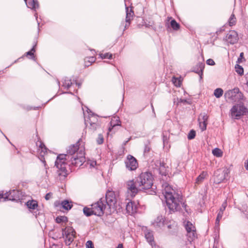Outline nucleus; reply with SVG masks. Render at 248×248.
Here are the masks:
<instances>
[{
  "mask_svg": "<svg viewBox=\"0 0 248 248\" xmlns=\"http://www.w3.org/2000/svg\"><path fill=\"white\" fill-rule=\"evenodd\" d=\"M131 139V138H129L127 140L125 141L124 144L125 145Z\"/></svg>",
  "mask_w": 248,
  "mask_h": 248,
  "instance_id": "62",
  "label": "nucleus"
},
{
  "mask_svg": "<svg viewBox=\"0 0 248 248\" xmlns=\"http://www.w3.org/2000/svg\"><path fill=\"white\" fill-rule=\"evenodd\" d=\"M84 153L82 151H79V154L78 155H73L69 160H66L67 163V168L69 167L70 170L69 172L72 171V167H79L81 166L85 161Z\"/></svg>",
  "mask_w": 248,
  "mask_h": 248,
  "instance_id": "4",
  "label": "nucleus"
},
{
  "mask_svg": "<svg viewBox=\"0 0 248 248\" xmlns=\"http://www.w3.org/2000/svg\"><path fill=\"white\" fill-rule=\"evenodd\" d=\"M62 234L65 239V244L69 246L75 239L76 232L72 227L66 226L62 229Z\"/></svg>",
  "mask_w": 248,
  "mask_h": 248,
  "instance_id": "9",
  "label": "nucleus"
},
{
  "mask_svg": "<svg viewBox=\"0 0 248 248\" xmlns=\"http://www.w3.org/2000/svg\"><path fill=\"white\" fill-rule=\"evenodd\" d=\"M99 56L102 59H111L112 58V54L109 53H106L105 54L101 53L99 54Z\"/></svg>",
  "mask_w": 248,
  "mask_h": 248,
  "instance_id": "41",
  "label": "nucleus"
},
{
  "mask_svg": "<svg viewBox=\"0 0 248 248\" xmlns=\"http://www.w3.org/2000/svg\"><path fill=\"white\" fill-rule=\"evenodd\" d=\"M224 97L227 101L237 102L243 100L244 95L238 88H234L226 91Z\"/></svg>",
  "mask_w": 248,
  "mask_h": 248,
  "instance_id": "6",
  "label": "nucleus"
},
{
  "mask_svg": "<svg viewBox=\"0 0 248 248\" xmlns=\"http://www.w3.org/2000/svg\"><path fill=\"white\" fill-rule=\"evenodd\" d=\"M235 69L236 72L240 75H242L244 73V70L243 67L237 64L235 66Z\"/></svg>",
  "mask_w": 248,
  "mask_h": 248,
  "instance_id": "40",
  "label": "nucleus"
},
{
  "mask_svg": "<svg viewBox=\"0 0 248 248\" xmlns=\"http://www.w3.org/2000/svg\"><path fill=\"white\" fill-rule=\"evenodd\" d=\"M154 177L149 171L142 172L136 178V184L142 190H148L153 186Z\"/></svg>",
  "mask_w": 248,
  "mask_h": 248,
  "instance_id": "3",
  "label": "nucleus"
},
{
  "mask_svg": "<svg viewBox=\"0 0 248 248\" xmlns=\"http://www.w3.org/2000/svg\"><path fill=\"white\" fill-rule=\"evenodd\" d=\"M226 207V203L224 202L222 204L221 207L220 208L219 211L224 212Z\"/></svg>",
  "mask_w": 248,
  "mask_h": 248,
  "instance_id": "52",
  "label": "nucleus"
},
{
  "mask_svg": "<svg viewBox=\"0 0 248 248\" xmlns=\"http://www.w3.org/2000/svg\"><path fill=\"white\" fill-rule=\"evenodd\" d=\"M39 142L38 145V142H36V145L38 146V152L39 153L40 158V159L42 161L44 165H46V162L45 160L44 156L47 153V149L46 147L45 144L42 141H38Z\"/></svg>",
  "mask_w": 248,
  "mask_h": 248,
  "instance_id": "17",
  "label": "nucleus"
},
{
  "mask_svg": "<svg viewBox=\"0 0 248 248\" xmlns=\"http://www.w3.org/2000/svg\"><path fill=\"white\" fill-rule=\"evenodd\" d=\"M125 163L126 168L130 170H134L138 167V163L136 159L130 155H127Z\"/></svg>",
  "mask_w": 248,
  "mask_h": 248,
  "instance_id": "15",
  "label": "nucleus"
},
{
  "mask_svg": "<svg viewBox=\"0 0 248 248\" xmlns=\"http://www.w3.org/2000/svg\"><path fill=\"white\" fill-rule=\"evenodd\" d=\"M245 78L246 80V83L245 89L246 91L248 93V73L245 75Z\"/></svg>",
  "mask_w": 248,
  "mask_h": 248,
  "instance_id": "49",
  "label": "nucleus"
},
{
  "mask_svg": "<svg viewBox=\"0 0 248 248\" xmlns=\"http://www.w3.org/2000/svg\"><path fill=\"white\" fill-rule=\"evenodd\" d=\"M105 200V203L109 209L114 207L117 202V199L115 193L113 191L108 190L106 192Z\"/></svg>",
  "mask_w": 248,
  "mask_h": 248,
  "instance_id": "13",
  "label": "nucleus"
},
{
  "mask_svg": "<svg viewBox=\"0 0 248 248\" xmlns=\"http://www.w3.org/2000/svg\"><path fill=\"white\" fill-rule=\"evenodd\" d=\"M93 210L94 215L97 216H102L104 213V210L107 208V205L105 203V200L103 198L92 204Z\"/></svg>",
  "mask_w": 248,
  "mask_h": 248,
  "instance_id": "10",
  "label": "nucleus"
},
{
  "mask_svg": "<svg viewBox=\"0 0 248 248\" xmlns=\"http://www.w3.org/2000/svg\"><path fill=\"white\" fill-rule=\"evenodd\" d=\"M26 1L27 6L31 9L35 10L39 8V3L37 0H25Z\"/></svg>",
  "mask_w": 248,
  "mask_h": 248,
  "instance_id": "25",
  "label": "nucleus"
},
{
  "mask_svg": "<svg viewBox=\"0 0 248 248\" xmlns=\"http://www.w3.org/2000/svg\"><path fill=\"white\" fill-rule=\"evenodd\" d=\"M236 18L233 13L231 15L228 20V24L230 26H232L236 24Z\"/></svg>",
  "mask_w": 248,
  "mask_h": 248,
  "instance_id": "33",
  "label": "nucleus"
},
{
  "mask_svg": "<svg viewBox=\"0 0 248 248\" xmlns=\"http://www.w3.org/2000/svg\"><path fill=\"white\" fill-rule=\"evenodd\" d=\"M76 84L78 85V87H79L81 86V83H76Z\"/></svg>",
  "mask_w": 248,
  "mask_h": 248,
  "instance_id": "63",
  "label": "nucleus"
},
{
  "mask_svg": "<svg viewBox=\"0 0 248 248\" xmlns=\"http://www.w3.org/2000/svg\"><path fill=\"white\" fill-rule=\"evenodd\" d=\"M151 107L152 108L153 110L154 111V108L152 104H151Z\"/></svg>",
  "mask_w": 248,
  "mask_h": 248,
  "instance_id": "64",
  "label": "nucleus"
},
{
  "mask_svg": "<svg viewBox=\"0 0 248 248\" xmlns=\"http://www.w3.org/2000/svg\"><path fill=\"white\" fill-rule=\"evenodd\" d=\"M166 221L162 216H159L154 220L152 224L155 227L162 228L165 225Z\"/></svg>",
  "mask_w": 248,
  "mask_h": 248,
  "instance_id": "23",
  "label": "nucleus"
},
{
  "mask_svg": "<svg viewBox=\"0 0 248 248\" xmlns=\"http://www.w3.org/2000/svg\"><path fill=\"white\" fill-rule=\"evenodd\" d=\"M223 93V91L221 88H217L214 91V94L217 98L220 97Z\"/></svg>",
  "mask_w": 248,
  "mask_h": 248,
  "instance_id": "37",
  "label": "nucleus"
},
{
  "mask_svg": "<svg viewBox=\"0 0 248 248\" xmlns=\"http://www.w3.org/2000/svg\"><path fill=\"white\" fill-rule=\"evenodd\" d=\"M230 170L227 168H224L217 170L214 173V182L217 184L223 182L228 176Z\"/></svg>",
  "mask_w": 248,
  "mask_h": 248,
  "instance_id": "8",
  "label": "nucleus"
},
{
  "mask_svg": "<svg viewBox=\"0 0 248 248\" xmlns=\"http://www.w3.org/2000/svg\"><path fill=\"white\" fill-rule=\"evenodd\" d=\"M26 205L29 209L32 210L37 209V207L38 206L37 202L35 200L28 201L26 202Z\"/></svg>",
  "mask_w": 248,
  "mask_h": 248,
  "instance_id": "28",
  "label": "nucleus"
},
{
  "mask_svg": "<svg viewBox=\"0 0 248 248\" xmlns=\"http://www.w3.org/2000/svg\"><path fill=\"white\" fill-rule=\"evenodd\" d=\"M196 136V132L193 129L191 130L188 134L187 139L189 140H191L195 138Z\"/></svg>",
  "mask_w": 248,
  "mask_h": 248,
  "instance_id": "42",
  "label": "nucleus"
},
{
  "mask_svg": "<svg viewBox=\"0 0 248 248\" xmlns=\"http://www.w3.org/2000/svg\"><path fill=\"white\" fill-rule=\"evenodd\" d=\"M230 111L232 118L237 120L240 119L242 116L248 114V108L243 103L234 105Z\"/></svg>",
  "mask_w": 248,
  "mask_h": 248,
  "instance_id": "5",
  "label": "nucleus"
},
{
  "mask_svg": "<svg viewBox=\"0 0 248 248\" xmlns=\"http://www.w3.org/2000/svg\"><path fill=\"white\" fill-rule=\"evenodd\" d=\"M83 211L84 214L87 217H90L93 215H94V212L92 207L91 208L85 207L83 208Z\"/></svg>",
  "mask_w": 248,
  "mask_h": 248,
  "instance_id": "29",
  "label": "nucleus"
},
{
  "mask_svg": "<svg viewBox=\"0 0 248 248\" xmlns=\"http://www.w3.org/2000/svg\"><path fill=\"white\" fill-rule=\"evenodd\" d=\"M185 227L187 232L196 230L195 226H193L192 223L189 221L186 222Z\"/></svg>",
  "mask_w": 248,
  "mask_h": 248,
  "instance_id": "31",
  "label": "nucleus"
},
{
  "mask_svg": "<svg viewBox=\"0 0 248 248\" xmlns=\"http://www.w3.org/2000/svg\"><path fill=\"white\" fill-rule=\"evenodd\" d=\"M85 124L93 132L95 131L101 127L100 122L98 116L93 114H89L87 119H85Z\"/></svg>",
  "mask_w": 248,
  "mask_h": 248,
  "instance_id": "7",
  "label": "nucleus"
},
{
  "mask_svg": "<svg viewBox=\"0 0 248 248\" xmlns=\"http://www.w3.org/2000/svg\"><path fill=\"white\" fill-rule=\"evenodd\" d=\"M165 225L167 227V231L166 233L168 235H177L178 232V226L177 223L172 220L166 221Z\"/></svg>",
  "mask_w": 248,
  "mask_h": 248,
  "instance_id": "12",
  "label": "nucleus"
},
{
  "mask_svg": "<svg viewBox=\"0 0 248 248\" xmlns=\"http://www.w3.org/2000/svg\"><path fill=\"white\" fill-rule=\"evenodd\" d=\"M79 140L69 147L66 154H60L57 156L55 165L58 169L57 178L60 181H64L69 173V170H67L66 160H69L73 155L79 154Z\"/></svg>",
  "mask_w": 248,
  "mask_h": 248,
  "instance_id": "1",
  "label": "nucleus"
},
{
  "mask_svg": "<svg viewBox=\"0 0 248 248\" xmlns=\"http://www.w3.org/2000/svg\"><path fill=\"white\" fill-rule=\"evenodd\" d=\"M238 35L237 32L233 30L230 31L227 34L225 40L228 44L233 45L238 41Z\"/></svg>",
  "mask_w": 248,
  "mask_h": 248,
  "instance_id": "14",
  "label": "nucleus"
},
{
  "mask_svg": "<svg viewBox=\"0 0 248 248\" xmlns=\"http://www.w3.org/2000/svg\"><path fill=\"white\" fill-rule=\"evenodd\" d=\"M36 46V44H35L30 51H29L26 52L24 55L21 58H23L24 56L28 57L30 56L29 58L32 60H34L35 56L34 55V52H35V46Z\"/></svg>",
  "mask_w": 248,
  "mask_h": 248,
  "instance_id": "27",
  "label": "nucleus"
},
{
  "mask_svg": "<svg viewBox=\"0 0 248 248\" xmlns=\"http://www.w3.org/2000/svg\"><path fill=\"white\" fill-rule=\"evenodd\" d=\"M205 64L203 62H199L193 68L192 71L198 74L201 79L202 78L203 71L204 68Z\"/></svg>",
  "mask_w": 248,
  "mask_h": 248,
  "instance_id": "22",
  "label": "nucleus"
},
{
  "mask_svg": "<svg viewBox=\"0 0 248 248\" xmlns=\"http://www.w3.org/2000/svg\"><path fill=\"white\" fill-rule=\"evenodd\" d=\"M55 221L57 223H65L68 221V218L66 216H58L56 218Z\"/></svg>",
  "mask_w": 248,
  "mask_h": 248,
  "instance_id": "35",
  "label": "nucleus"
},
{
  "mask_svg": "<svg viewBox=\"0 0 248 248\" xmlns=\"http://www.w3.org/2000/svg\"><path fill=\"white\" fill-rule=\"evenodd\" d=\"M85 60H87L91 64L94 62L96 60V58L95 57H88L85 58Z\"/></svg>",
  "mask_w": 248,
  "mask_h": 248,
  "instance_id": "47",
  "label": "nucleus"
},
{
  "mask_svg": "<svg viewBox=\"0 0 248 248\" xmlns=\"http://www.w3.org/2000/svg\"><path fill=\"white\" fill-rule=\"evenodd\" d=\"M244 53L243 52H241L240 54L239 58H238L237 62L239 63L241 62V59L243 57Z\"/></svg>",
  "mask_w": 248,
  "mask_h": 248,
  "instance_id": "53",
  "label": "nucleus"
},
{
  "mask_svg": "<svg viewBox=\"0 0 248 248\" xmlns=\"http://www.w3.org/2000/svg\"><path fill=\"white\" fill-rule=\"evenodd\" d=\"M220 220V219H218L217 220V218H216V225H219Z\"/></svg>",
  "mask_w": 248,
  "mask_h": 248,
  "instance_id": "59",
  "label": "nucleus"
},
{
  "mask_svg": "<svg viewBox=\"0 0 248 248\" xmlns=\"http://www.w3.org/2000/svg\"><path fill=\"white\" fill-rule=\"evenodd\" d=\"M110 124L112 127H109L108 130L109 131H110L111 130V129H113L116 126L121 125V122L119 119H116L115 121L112 120L110 122Z\"/></svg>",
  "mask_w": 248,
  "mask_h": 248,
  "instance_id": "34",
  "label": "nucleus"
},
{
  "mask_svg": "<svg viewBox=\"0 0 248 248\" xmlns=\"http://www.w3.org/2000/svg\"><path fill=\"white\" fill-rule=\"evenodd\" d=\"M22 194L19 190H12L5 193L4 201L9 200L16 202H20L22 200Z\"/></svg>",
  "mask_w": 248,
  "mask_h": 248,
  "instance_id": "11",
  "label": "nucleus"
},
{
  "mask_svg": "<svg viewBox=\"0 0 248 248\" xmlns=\"http://www.w3.org/2000/svg\"><path fill=\"white\" fill-rule=\"evenodd\" d=\"M84 63L85 67H88L92 64L87 60H85V59H84Z\"/></svg>",
  "mask_w": 248,
  "mask_h": 248,
  "instance_id": "54",
  "label": "nucleus"
},
{
  "mask_svg": "<svg viewBox=\"0 0 248 248\" xmlns=\"http://www.w3.org/2000/svg\"><path fill=\"white\" fill-rule=\"evenodd\" d=\"M212 153L214 155L217 156V157H221L222 156L223 153L221 151V150L217 148H216L214 149L212 151Z\"/></svg>",
  "mask_w": 248,
  "mask_h": 248,
  "instance_id": "38",
  "label": "nucleus"
},
{
  "mask_svg": "<svg viewBox=\"0 0 248 248\" xmlns=\"http://www.w3.org/2000/svg\"><path fill=\"white\" fill-rule=\"evenodd\" d=\"M187 236L189 241H193L196 238V230L187 232Z\"/></svg>",
  "mask_w": 248,
  "mask_h": 248,
  "instance_id": "32",
  "label": "nucleus"
},
{
  "mask_svg": "<svg viewBox=\"0 0 248 248\" xmlns=\"http://www.w3.org/2000/svg\"><path fill=\"white\" fill-rule=\"evenodd\" d=\"M104 138L102 134H100L98 135V138L96 140V142L98 144H102L104 142Z\"/></svg>",
  "mask_w": 248,
  "mask_h": 248,
  "instance_id": "43",
  "label": "nucleus"
},
{
  "mask_svg": "<svg viewBox=\"0 0 248 248\" xmlns=\"http://www.w3.org/2000/svg\"><path fill=\"white\" fill-rule=\"evenodd\" d=\"M4 197H5V194H4L3 193V192L0 191V200L1 199H3V198L4 199Z\"/></svg>",
  "mask_w": 248,
  "mask_h": 248,
  "instance_id": "57",
  "label": "nucleus"
},
{
  "mask_svg": "<svg viewBox=\"0 0 248 248\" xmlns=\"http://www.w3.org/2000/svg\"><path fill=\"white\" fill-rule=\"evenodd\" d=\"M151 149V147L149 142L145 144L143 155L145 156H147Z\"/></svg>",
  "mask_w": 248,
  "mask_h": 248,
  "instance_id": "39",
  "label": "nucleus"
},
{
  "mask_svg": "<svg viewBox=\"0 0 248 248\" xmlns=\"http://www.w3.org/2000/svg\"><path fill=\"white\" fill-rule=\"evenodd\" d=\"M86 248H94V245L93 242L91 240H88L86 244Z\"/></svg>",
  "mask_w": 248,
  "mask_h": 248,
  "instance_id": "46",
  "label": "nucleus"
},
{
  "mask_svg": "<svg viewBox=\"0 0 248 248\" xmlns=\"http://www.w3.org/2000/svg\"><path fill=\"white\" fill-rule=\"evenodd\" d=\"M117 248H123V245L122 244H119L117 247Z\"/></svg>",
  "mask_w": 248,
  "mask_h": 248,
  "instance_id": "60",
  "label": "nucleus"
},
{
  "mask_svg": "<svg viewBox=\"0 0 248 248\" xmlns=\"http://www.w3.org/2000/svg\"><path fill=\"white\" fill-rule=\"evenodd\" d=\"M163 194L166 199L167 205L170 211L175 212L181 209L180 204L186 212L188 213L187 206L183 202V197L181 192L173 189L170 186L167 184Z\"/></svg>",
  "mask_w": 248,
  "mask_h": 248,
  "instance_id": "2",
  "label": "nucleus"
},
{
  "mask_svg": "<svg viewBox=\"0 0 248 248\" xmlns=\"http://www.w3.org/2000/svg\"><path fill=\"white\" fill-rule=\"evenodd\" d=\"M142 230L144 233L147 241L153 247V245H155V242L153 231L149 230L146 227H143Z\"/></svg>",
  "mask_w": 248,
  "mask_h": 248,
  "instance_id": "20",
  "label": "nucleus"
},
{
  "mask_svg": "<svg viewBox=\"0 0 248 248\" xmlns=\"http://www.w3.org/2000/svg\"><path fill=\"white\" fill-rule=\"evenodd\" d=\"M207 176L208 173L207 171H202V172L196 178V184L199 185L202 183Z\"/></svg>",
  "mask_w": 248,
  "mask_h": 248,
  "instance_id": "26",
  "label": "nucleus"
},
{
  "mask_svg": "<svg viewBox=\"0 0 248 248\" xmlns=\"http://www.w3.org/2000/svg\"><path fill=\"white\" fill-rule=\"evenodd\" d=\"M144 26H145L146 28H150L151 26H152L149 24H147V23H145Z\"/></svg>",
  "mask_w": 248,
  "mask_h": 248,
  "instance_id": "61",
  "label": "nucleus"
},
{
  "mask_svg": "<svg viewBox=\"0 0 248 248\" xmlns=\"http://www.w3.org/2000/svg\"><path fill=\"white\" fill-rule=\"evenodd\" d=\"M242 212L244 213L247 217H248V208L247 207H246V209L245 211L243 210Z\"/></svg>",
  "mask_w": 248,
  "mask_h": 248,
  "instance_id": "55",
  "label": "nucleus"
},
{
  "mask_svg": "<svg viewBox=\"0 0 248 248\" xmlns=\"http://www.w3.org/2000/svg\"><path fill=\"white\" fill-rule=\"evenodd\" d=\"M198 121L199 123V126L202 131H203L206 129L207 122L201 121V118H198Z\"/></svg>",
  "mask_w": 248,
  "mask_h": 248,
  "instance_id": "36",
  "label": "nucleus"
},
{
  "mask_svg": "<svg viewBox=\"0 0 248 248\" xmlns=\"http://www.w3.org/2000/svg\"><path fill=\"white\" fill-rule=\"evenodd\" d=\"M49 248H61L59 245L53 244Z\"/></svg>",
  "mask_w": 248,
  "mask_h": 248,
  "instance_id": "56",
  "label": "nucleus"
},
{
  "mask_svg": "<svg viewBox=\"0 0 248 248\" xmlns=\"http://www.w3.org/2000/svg\"><path fill=\"white\" fill-rule=\"evenodd\" d=\"M206 63L209 65H214L215 62L213 59H209L206 61Z\"/></svg>",
  "mask_w": 248,
  "mask_h": 248,
  "instance_id": "48",
  "label": "nucleus"
},
{
  "mask_svg": "<svg viewBox=\"0 0 248 248\" xmlns=\"http://www.w3.org/2000/svg\"><path fill=\"white\" fill-rule=\"evenodd\" d=\"M153 162L155 166L154 167H153L154 169H156L162 176H166L167 175V169L164 162H162L160 160H156L153 161Z\"/></svg>",
  "mask_w": 248,
  "mask_h": 248,
  "instance_id": "16",
  "label": "nucleus"
},
{
  "mask_svg": "<svg viewBox=\"0 0 248 248\" xmlns=\"http://www.w3.org/2000/svg\"><path fill=\"white\" fill-rule=\"evenodd\" d=\"M170 25L172 29L174 31H178L180 29V24L174 19H171Z\"/></svg>",
  "mask_w": 248,
  "mask_h": 248,
  "instance_id": "30",
  "label": "nucleus"
},
{
  "mask_svg": "<svg viewBox=\"0 0 248 248\" xmlns=\"http://www.w3.org/2000/svg\"><path fill=\"white\" fill-rule=\"evenodd\" d=\"M52 193L51 192H49L48 193H47L46 196H45V199L46 200H49L51 197H52Z\"/></svg>",
  "mask_w": 248,
  "mask_h": 248,
  "instance_id": "51",
  "label": "nucleus"
},
{
  "mask_svg": "<svg viewBox=\"0 0 248 248\" xmlns=\"http://www.w3.org/2000/svg\"><path fill=\"white\" fill-rule=\"evenodd\" d=\"M223 212L219 211V212H218V213L217 214V220L218 219H221L222 218V216H223Z\"/></svg>",
  "mask_w": 248,
  "mask_h": 248,
  "instance_id": "50",
  "label": "nucleus"
},
{
  "mask_svg": "<svg viewBox=\"0 0 248 248\" xmlns=\"http://www.w3.org/2000/svg\"><path fill=\"white\" fill-rule=\"evenodd\" d=\"M126 187L128 192L131 193V196L134 197L138 192V187L136 181L135 182L134 180L128 181L126 182Z\"/></svg>",
  "mask_w": 248,
  "mask_h": 248,
  "instance_id": "18",
  "label": "nucleus"
},
{
  "mask_svg": "<svg viewBox=\"0 0 248 248\" xmlns=\"http://www.w3.org/2000/svg\"><path fill=\"white\" fill-rule=\"evenodd\" d=\"M72 84V83L71 80H66L63 83V86L67 89H69L71 86Z\"/></svg>",
  "mask_w": 248,
  "mask_h": 248,
  "instance_id": "44",
  "label": "nucleus"
},
{
  "mask_svg": "<svg viewBox=\"0 0 248 248\" xmlns=\"http://www.w3.org/2000/svg\"><path fill=\"white\" fill-rule=\"evenodd\" d=\"M202 117V122H207L208 116L206 113L201 114L199 118Z\"/></svg>",
  "mask_w": 248,
  "mask_h": 248,
  "instance_id": "45",
  "label": "nucleus"
},
{
  "mask_svg": "<svg viewBox=\"0 0 248 248\" xmlns=\"http://www.w3.org/2000/svg\"><path fill=\"white\" fill-rule=\"evenodd\" d=\"M126 210L129 214L135 213L138 210V204L135 202H129L126 205Z\"/></svg>",
  "mask_w": 248,
  "mask_h": 248,
  "instance_id": "24",
  "label": "nucleus"
},
{
  "mask_svg": "<svg viewBox=\"0 0 248 248\" xmlns=\"http://www.w3.org/2000/svg\"><path fill=\"white\" fill-rule=\"evenodd\" d=\"M125 10H126V17L125 22L126 24L125 25V28L128 27L130 24L131 21L133 19L134 16V12L133 11V7L130 6L128 7L125 4Z\"/></svg>",
  "mask_w": 248,
  "mask_h": 248,
  "instance_id": "19",
  "label": "nucleus"
},
{
  "mask_svg": "<svg viewBox=\"0 0 248 248\" xmlns=\"http://www.w3.org/2000/svg\"><path fill=\"white\" fill-rule=\"evenodd\" d=\"M245 166L246 169L248 170V160H247L245 163Z\"/></svg>",
  "mask_w": 248,
  "mask_h": 248,
  "instance_id": "58",
  "label": "nucleus"
},
{
  "mask_svg": "<svg viewBox=\"0 0 248 248\" xmlns=\"http://www.w3.org/2000/svg\"><path fill=\"white\" fill-rule=\"evenodd\" d=\"M54 205L56 207H60V208H63L67 211L70 210L73 207L72 202L67 200H65L61 202L56 201L54 202Z\"/></svg>",
  "mask_w": 248,
  "mask_h": 248,
  "instance_id": "21",
  "label": "nucleus"
}]
</instances>
